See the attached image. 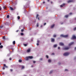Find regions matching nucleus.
<instances>
[{"label": "nucleus", "mask_w": 76, "mask_h": 76, "mask_svg": "<svg viewBox=\"0 0 76 76\" xmlns=\"http://www.w3.org/2000/svg\"><path fill=\"white\" fill-rule=\"evenodd\" d=\"M29 59H32L33 58V56H28L26 57V60H29Z\"/></svg>", "instance_id": "obj_1"}, {"label": "nucleus", "mask_w": 76, "mask_h": 76, "mask_svg": "<svg viewBox=\"0 0 76 76\" xmlns=\"http://www.w3.org/2000/svg\"><path fill=\"white\" fill-rule=\"evenodd\" d=\"M61 37H63V38H66L68 37V35H63V34H61L60 35Z\"/></svg>", "instance_id": "obj_2"}, {"label": "nucleus", "mask_w": 76, "mask_h": 76, "mask_svg": "<svg viewBox=\"0 0 76 76\" xmlns=\"http://www.w3.org/2000/svg\"><path fill=\"white\" fill-rule=\"evenodd\" d=\"M70 48L68 47H66L63 48V50H67Z\"/></svg>", "instance_id": "obj_3"}, {"label": "nucleus", "mask_w": 76, "mask_h": 76, "mask_svg": "<svg viewBox=\"0 0 76 76\" xmlns=\"http://www.w3.org/2000/svg\"><path fill=\"white\" fill-rule=\"evenodd\" d=\"M69 53L66 52L64 53L63 55L64 56H68V55H69Z\"/></svg>", "instance_id": "obj_4"}, {"label": "nucleus", "mask_w": 76, "mask_h": 76, "mask_svg": "<svg viewBox=\"0 0 76 76\" xmlns=\"http://www.w3.org/2000/svg\"><path fill=\"white\" fill-rule=\"evenodd\" d=\"M51 42H54L55 41V40L53 38H51Z\"/></svg>", "instance_id": "obj_5"}, {"label": "nucleus", "mask_w": 76, "mask_h": 76, "mask_svg": "<svg viewBox=\"0 0 76 76\" xmlns=\"http://www.w3.org/2000/svg\"><path fill=\"white\" fill-rule=\"evenodd\" d=\"M74 44V42H71L69 44V46H70V45H72V44Z\"/></svg>", "instance_id": "obj_6"}, {"label": "nucleus", "mask_w": 76, "mask_h": 76, "mask_svg": "<svg viewBox=\"0 0 76 76\" xmlns=\"http://www.w3.org/2000/svg\"><path fill=\"white\" fill-rule=\"evenodd\" d=\"M30 51H31V49L29 48L26 50V53H29Z\"/></svg>", "instance_id": "obj_7"}, {"label": "nucleus", "mask_w": 76, "mask_h": 76, "mask_svg": "<svg viewBox=\"0 0 76 76\" xmlns=\"http://www.w3.org/2000/svg\"><path fill=\"white\" fill-rule=\"evenodd\" d=\"M3 27H4V26L1 25L0 26V29H2V28H3Z\"/></svg>", "instance_id": "obj_8"}, {"label": "nucleus", "mask_w": 76, "mask_h": 76, "mask_svg": "<svg viewBox=\"0 0 76 76\" xmlns=\"http://www.w3.org/2000/svg\"><path fill=\"white\" fill-rule=\"evenodd\" d=\"M54 26H55V24H53L51 26H50V28H53V27H54Z\"/></svg>", "instance_id": "obj_9"}, {"label": "nucleus", "mask_w": 76, "mask_h": 76, "mask_svg": "<svg viewBox=\"0 0 76 76\" xmlns=\"http://www.w3.org/2000/svg\"><path fill=\"white\" fill-rule=\"evenodd\" d=\"M72 39H76V36H75L74 35V36H72Z\"/></svg>", "instance_id": "obj_10"}, {"label": "nucleus", "mask_w": 76, "mask_h": 76, "mask_svg": "<svg viewBox=\"0 0 76 76\" xmlns=\"http://www.w3.org/2000/svg\"><path fill=\"white\" fill-rule=\"evenodd\" d=\"M59 45H64V44L62 42L59 43Z\"/></svg>", "instance_id": "obj_11"}, {"label": "nucleus", "mask_w": 76, "mask_h": 76, "mask_svg": "<svg viewBox=\"0 0 76 76\" xmlns=\"http://www.w3.org/2000/svg\"><path fill=\"white\" fill-rule=\"evenodd\" d=\"M65 18H67L68 17H69V15H66L64 16Z\"/></svg>", "instance_id": "obj_12"}, {"label": "nucleus", "mask_w": 76, "mask_h": 76, "mask_svg": "<svg viewBox=\"0 0 76 76\" xmlns=\"http://www.w3.org/2000/svg\"><path fill=\"white\" fill-rule=\"evenodd\" d=\"M3 8L4 9V10H7V8L6 7H5V6H4L3 7Z\"/></svg>", "instance_id": "obj_13"}, {"label": "nucleus", "mask_w": 76, "mask_h": 76, "mask_svg": "<svg viewBox=\"0 0 76 76\" xmlns=\"http://www.w3.org/2000/svg\"><path fill=\"white\" fill-rule=\"evenodd\" d=\"M4 67H5L6 68H8V67L7 66H6V64H4Z\"/></svg>", "instance_id": "obj_14"}, {"label": "nucleus", "mask_w": 76, "mask_h": 76, "mask_svg": "<svg viewBox=\"0 0 76 76\" xmlns=\"http://www.w3.org/2000/svg\"><path fill=\"white\" fill-rule=\"evenodd\" d=\"M10 9L11 10H13V8L12 7H10Z\"/></svg>", "instance_id": "obj_15"}, {"label": "nucleus", "mask_w": 76, "mask_h": 76, "mask_svg": "<svg viewBox=\"0 0 76 76\" xmlns=\"http://www.w3.org/2000/svg\"><path fill=\"white\" fill-rule=\"evenodd\" d=\"M57 46V45H53V47L55 48V47H56Z\"/></svg>", "instance_id": "obj_16"}, {"label": "nucleus", "mask_w": 76, "mask_h": 76, "mask_svg": "<svg viewBox=\"0 0 76 76\" xmlns=\"http://www.w3.org/2000/svg\"><path fill=\"white\" fill-rule=\"evenodd\" d=\"M53 71L52 70L50 71V74H51V73H53Z\"/></svg>", "instance_id": "obj_17"}, {"label": "nucleus", "mask_w": 76, "mask_h": 76, "mask_svg": "<svg viewBox=\"0 0 76 76\" xmlns=\"http://www.w3.org/2000/svg\"><path fill=\"white\" fill-rule=\"evenodd\" d=\"M38 26H39V24L38 23H37V27H38Z\"/></svg>", "instance_id": "obj_18"}, {"label": "nucleus", "mask_w": 76, "mask_h": 76, "mask_svg": "<svg viewBox=\"0 0 76 76\" xmlns=\"http://www.w3.org/2000/svg\"><path fill=\"white\" fill-rule=\"evenodd\" d=\"M18 61L19 63H21V62H22V60L21 59H19Z\"/></svg>", "instance_id": "obj_19"}, {"label": "nucleus", "mask_w": 76, "mask_h": 76, "mask_svg": "<svg viewBox=\"0 0 76 76\" xmlns=\"http://www.w3.org/2000/svg\"><path fill=\"white\" fill-rule=\"evenodd\" d=\"M12 43L14 45H15V41H13Z\"/></svg>", "instance_id": "obj_20"}, {"label": "nucleus", "mask_w": 76, "mask_h": 76, "mask_svg": "<svg viewBox=\"0 0 76 76\" xmlns=\"http://www.w3.org/2000/svg\"><path fill=\"white\" fill-rule=\"evenodd\" d=\"M70 2H72V1L69 0L68 1V2H67L68 3H70Z\"/></svg>", "instance_id": "obj_21"}, {"label": "nucleus", "mask_w": 76, "mask_h": 76, "mask_svg": "<svg viewBox=\"0 0 76 76\" xmlns=\"http://www.w3.org/2000/svg\"><path fill=\"white\" fill-rule=\"evenodd\" d=\"M3 47V46L2 45H1L0 46V48H2Z\"/></svg>", "instance_id": "obj_22"}, {"label": "nucleus", "mask_w": 76, "mask_h": 76, "mask_svg": "<svg viewBox=\"0 0 76 76\" xmlns=\"http://www.w3.org/2000/svg\"><path fill=\"white\" fill-rule=\"evenodd\" d=\"M53 37L54 38H55V37H56V35H54L53 36Z\"/></svg>", "instance_id": "obj_23"}, {"label": "nucleus", "mask_w": 76, "mask_h": 76, "mask_svg": "<svg viewBox=\"0 0 76 76\" xmlns=\"http://www.w3.org/2000/svg\"><path fill=\"white\" fill-rule=\"evenodd\" d=\"M51 60H50V59H49V60H48V62H51Z\"/></svg>", "instance_id": "obj_24"}, {"label": "nucleus", "mask_w": 76, "mask_h": 76, "mask_svg": "<svg viewBox=\"0 0 76 76\" xmlns=\"http://www.w3.org/2000/svg\"><path fill=\"white\" fill-rule=\"evenodd\" d=\"M7 18H9V15H7Z\"/></svg>", "instance_id": "obj_25"}, {"label": "nucleus", "mask_w": 76, "mask_h": 76, "mask_svg": "<svg viewBox=\"0 0 76 76\" xmlns=\"http://www.w3.org/2000/svg\"><path fill=\"white\" fill-rule=\"evenodd\" d=\"M20 35H21L23 36V33H20Z\"/></svg>", "instance_id": "obj_26"}, {"label": "nucleus", "mask_w": 76, "mask_h": 76, "mask_svg": "<svg viewBox=\"0 0 76 76\" xmlns=\"http://www.w3.org/2000/svg\"><path fill=\"white\" fill-rule=\"evenodd\" d=\"M24 67H24V66H22V69H24Z\"/></svg>", "instance_id": "obj_27"}, {"label": "nucleus", "mask_w": 76, "mask_h": 76, "mask_svg": "<svg viewBox=\"0 0 76 76\" xmlns=\"http://www.w3.org/2000/svg\"><path fill=\"white\" fill-rule=\"evenodd\" d=\"M3 39H5V36H3Z\"/></svg>", "instance_id": "obj_28"}, {"label": "nucleus", "mask_w": 76, "mask_h": 76, "mask_svg": "<svg viewBox=\"0 0 76 76\" xmlns=\"http://www.w3.org/2000/svg\"><path fill=\"white\" fill-rule=\"evenodd\" d=\"M18 19H20V16H18Z\"/></svg>", "instance_id": "obj_29"}, {"label": "nucleus", "mask_w": 76, "mask_h": 76, "mask_svg": "<svg viewBox=\"0 0 76 76\" xmlns=\"http://www.w3.org/2000/svg\"><path fill=\"white\" fill-rule=\"evenodd\" d=\"M38 14H37L36 16V19H37V18H38Z\"/></svg>", "instance_id": "obj_30"}, {"label": "nucleus", "mask_w": 76, "mask_h": 76, "mask_svg": "<svg viewBox=\"0 0 76 76\" xmlns=\"http://www.w3.org/2000/svg\"><path fill=\"white\" fill-rule=\"evenodd\" d=\"M46 58H48V55H46Z\"/></svg>", "instance_id": "obj_31"}, {"label": "nucleus", "mask_w": 76, "mask_h": 76, "mask_svg": "<svg viewBox=\"0 0 76 76\" xmlns=\"http://www.w3.org/2000/svg\"><path fill=\"white\" fill-rule=\"evenodd\" d=\"M24 45L25 47H26V46H27V45L26 44H24Z\"/></svg>", "instance_id": "obj_32"}, {"label": "nucleus", "mask_w": 76, "mask_h": 76, "mask_svg": "<svg viewBox=\"0 0 76 76\" xmlns=\"http://www.w3.org/2000/svg\"><path fill=\"white\" fill-rule=\"evenodd\" d=\"M33 63H36V61H33Z\"/></svg>", "instance_id": "obj_33"}, {"label": "nucleus", "mask_w": 76, "mask_h": 76, "mask_svg": "<svg viewBox=\"0 0 76 76\" xmlns=\"http://www.w3.org/2000/svg\"><path fill=\"white\" fill-rule=\"evenodd\" d=\"M75 30H76V27H75L74 28V31H75Z\"/></svg>", "instance_id": "obj_34"}, {"label": "nucleus", "mask_w": 76, "mask_h": 76, "mask_svg": "<svg viewBox=\"0 0 76 76\" xmlns=\"http://www.w3.org/2000/svg\"><path fill=\"white\" fill-rule=\"evenodd\" d=\"M23 31H24V30H23V29H21V31L22 32H23Z\"/></svg>", "instance_id": "obj_35"}, {"label": "nucleus", "mask_w": 76, "mask_h": 76, "mask_svg": "<svg viewBox=\"0 0 76 76\" xmlns=\"http://www.w3.org/2000/svg\"><path fill=\"white\" fill-rule=\"evenodd\" d=\"M37 43H39V40H37Z\"/></svg>", "instance_id": "obj_36"}, {"label": "nucleus", "mask_w": 76, "mask_h": 76, "mask_svg": "<svg viewBox=\"0 0 76 76\" xmlns=\"http://www.w3.org/2000/svg\"><path fill=\"white\" fill-rule=\"evenodd\" d=\"M37 45L38 46V45H39V43H37Z\"/></svg>", "instance_id": "obj_37"}, {"label": "nucleus", "mask_w": 76, "mask_h": 76, "mask_svg": "<svg viewBox=\"0 0 76 76\" xmlns=\"http://www.w3.org/2000/svg\"><path fill=\"white\" fill-rule=\"evenodd\" d=\"M66 71H68V69H65V72H66Z\"/></svg>", "instance_id": "obj_38"}, {"label": "nucleus", "mask_w": 76, "mask_h": 76, "mask_svg": "<svg viewBox=\"0 0 76 76\" xmlns=\"http://www.w3.org/2000/svg\"><path fill=\"white\" fill-rule=\"evenodd\" d=\"M10 72H12L13 71V70L12 69H10Z\"/></svg>", "instance_id": "obj_39"}, {"label": "nucleus", "mask_w": 76, "mask_h": 76, "mask_svg": "<svg viewBox=\"0 0 76 76\" xmlns=\"http://www.w3.org/2000/svg\"><path fill=\"white\" fill-rule=\"evenodd\" d=\"M72 14V13L70 12L69 13V15H71Z\"/></svg>", "instance_id": "obj_40"}, {"label": "nucleus", "mask_w": 76, "mask_h": 76, "mask_svg": "<svg viewBox=\"0 0 76 76\" xmlns=\"http://www.w3.org/2000/svg\"><path fill=\"white\" fill-rule=\"evenodd\" d=\"M1 7H0V10H1Z\"/></svg>", "instance_id": "obj_41"}, {"label": "nucleus", "mask_w": 76, "mask_h": 76, "mask_svg": "<svg viewBox=\"0 0 76 76\" xmlns=\"http://www.w3.org/2000/svg\"><path fill=\"white\" fill-rule=\"evenodd\" d=\"M63 6L62 5H61L60 7H63Z\"/></svg>", "instance_id": "obj_42"}, {"label": "nucleus", "mask_w": 76, "mask_h": 76, "mask_svg": "<svg viewBox=\"0 0 76 76\" xmlns=\"http://www.w3.org/2000/svg\"><path fill=\"white\" fill-rule=\"evenodd\" d=\"M2 69L3 70H4L5 69V68L4 67H3Z\"/></svg>", "instance_id": "obj_43"}, {"label": "nucleus", "mask_w": 76, "mask_h": 76, "mask_svg": "<svg viewBox=\"0 0 76 76\" xmlns=\"http://www.w3.org/2000/svg\"><path fill=\"white\" fill-rule=\"evenodd\" d=\"M46 23H44V26H45V25H46Z\"/></svg>", "instance_id": "obj_44"}, {"label": "nucleus", "mask_w": 76, "mask_h": 76, "mask_svg": "<svg viewBox=\"0 0 76 76\" xmlns=\"http://www.w3.org/2000/svg\"><path fill=\"white\" fill-rule=\"evenodd\" d=\"M62 6H65V4H62Z\"/></svg>", "instance_id": "obj_45"}, {"label": "nucleus", "mask_w": 76, "mask_h": 76, "mask_svg": "<svg viewBox=\"0 0 76 76\" xmlns=\"http://www.w3.org/2000/svg\"><path fill=\"white\" fill-rule=\"evenodd\" d=\"M10 60H12V58H10L9 59Z\"/></svg>", "instance_id": "obj_46"}, {"label": "nucleus", "mask_w": 76, "mask_h": 76, "mask_svg": "<svg viewBox=\"0 0 76 76\" xmlns=\"http://www.w3.org/2000/svg\"><path fill=\"white\" fill-rule=\"evenodd\" d=\"M51 55H54V53H52Z\"/></svg>", "instance_id": "obj_47"}, {"label": "nucleus", "mask_w": 76, "mask_h": 76, "mask_svg": "<svg viewBox=\"0 0 76 76\" xmlns=\"http://www.w3.org/2000/svg\"><path fill=\"white\" fill-rule=\"evenodd\" d=\"M60 47H58V50H60Z\"/></svg>", "instance_id": "obj_48"}, {"label": "nucleus", "mask_w": 76, "mask_h": 76, "mask_svg": "<svg viewBox=\"0 0 76 76\" xmlns=\"http://www.w3.org/2000/svg\"><path fill=\"white\" fill-rule=\"evenodd\" d=\"M2 75H4V72H2Z\"/></svg>", "instance_id": "obj_49"}, {"label": "nucleus", "mask_w": 76, "mask_h": 76, "mask_svg": "<svg viewBox=\"0 0 76 76\" xmlns=\"http://www.w3.org/2000/svg\"><path fill=\"white\" fill-rule=\"evenodd\" d=\"M45 3V1H44L43 2V4H44Z\"/></svg>", "instance_id": "obj_50"}, {"label": "nucleus", "mask_w": 76, "mask_h": 76, "mask_svg": "<svg viewBox=\"0 0 76 76\" xmlns=\"http://www.w3.org/2000/svg\"><path fill=\"white\" fill-rule=\"evenodd\" d=\"M40 60H42V58H41L40 59Z\"/></svg>", "instance_id": "obj_51"}, {"label": "nucleus", "mask_w": 76, "mask_h": 76, "mask_svg": "<svg viewBox=\"0 0 76 76\" xmlns=\"http://www.w3.org/2000/svg\"><path fill=\"white\" fill-rule=\"evenodd\" d=\"M11 50H13V48H11Z\"/></svg>", "instance_id": "obj_52"}, {"label": "nucleus", "mask_w": 76, "mask_h": 76, "mask_svg": "<svg viewBox=\"0 0 76 76\" xmlns=\"http://www.w3.org/2000/svg\"><path fill=\"white\" fill-rule=\"evenodd\" d=\"M18 31H19V30H17L16 31V32H18Z\"/></svg>", "instance_id": "obj_53"}, {"label": "nucleus", "mask_w": 76, "mask_h": 76, "mask_svg": "<svg viewBox=\"0 0 76 76\" xmlns=\"http://www.w3.org/2000/svg\"><path fill=\"white\" fill-rule=\"evenodd\" d=\"M50 3L51 4H53V2H52V1H50Z\"/></svg>", "instance_id": "obj_54"}, {"label": "nucleus", "mask_w": 76, "mask_h": 76, "mask_svg": "<svg viewBox=\"0 0 76 76\" xmlns=\"http://www.w3.org/2000/svg\"><path fill=\"white\" fill-rule=\"evenodd\" d=\"M1 45V43L0 42V45Z\"/></svg>", "instance_id": "obj_55"}, {"label": "nucleus", "mask_w": 76, "mask_h": 76, "mask_svg": "<svg viewBox=\"0 0 76 76\" xmlns=\"http://www.w3.org/2000/svg\"><path fill=\"white\" fill-rule=\"evenodd\" d=\"M38 20H39V18H38Z\"/></svg>", "instance_id": "obj_56"}, {"label": "nucleus", "mask_w": 76, "mask_h": 76, "mask_svg": "<svg viewBox=\"0 0 76 76\" xmlns=\"http://www.w3.org/2000/svg\"><path fill=\"white\" fill-rule=\"evenodd\" d=\"M75 50H76V47L75 48Z\"/></svg>", "instance_id": "obj_57"}, {"label": "nucleus", "mask_w": 76, "mask_h": 76, "mask_svg": "<svg viewBox=\"0 0 76 76\" xmlns=\"http://www.w3.org/2000/svg\"><path fill=\"white\" fill-rule=\"evenodd\" d=\"M40 27H42V25H41Z\"/></svg>", "instance_id": "obj_58"}, {"label": "nucleus", "mask_w": 76, "mask_h": 76, "mask_svg": "<svg viewBox=\"0 0 76 76\" xmlns=\"http://www.w3.org/2000/svg\"><path fill=\"white\" fill-rule=\"evenodd\" d=\"M31 67H33V65H31Z\"/></svg>", "instance_id": "obj_59"}, {"label": "nucleus", "mask_w": 76, "mask_h": 76, "mask_svg": "<svg viewBox=\"0 0 76 76\" xmlns=\"http://www.w3.org/2000/svg\"><path fill=\"white\" fill-rule=\"evenodd\" d=\"M48 1H50V0H48Z\"/></svg>", "instance_id": "obj_60"}, {"label": "nucleus", "mask_w": 76, "mask_h": 76, "mask_svg": "<svg viewBox=\"0 0 76 76\" xmlns=\"http://www.w3.org/2000/svg\"><path fill=\"white\" fill-rule=\"evenodd\" d=\"M63 23H61V25H62V24H63Z\"/></svg>", "instance_id": "obj_61"}, {"label": "nucleus", "mask_w": 76, "mask_h": 76, "mask_svg": "<svg viewBox=\"0 0 76 76\" xmlns=\"http://www.w3.org/2000/svg\"><path fill=\"white\" fill-rule=\"evenodd\" d=\"M61 63H59L58 64H60Z\"/></svg>", "instance_id": "obj_62"}, {"label": "nucleus", "mask_w": 76, "mask_h": 76, "mask_svg": "<svg viewBox=\"0 0 76 76\" xmlns=\"http://www.w3.org/2000/svg\"><path fill=\"white\" fill-rule=\"evenodd\" d=\"M46 9H48V8L47 7Z\"/></svg>", "instance_id": "obj_63"}, {"label": "nucleus", "mask_w": 76, "mask_h": 76, "mask_svg": "<svg viewBox=\"0 0 76 76\" xmlns=\"http://www.w3.org/2000/svg\"><path fill=\"white\" fill-rule=\"evenodd\" d=\"M58 39H60V38L59 37L58 38Z\"/></svg>", "instance_id": "obj_64"}]
</instances>
